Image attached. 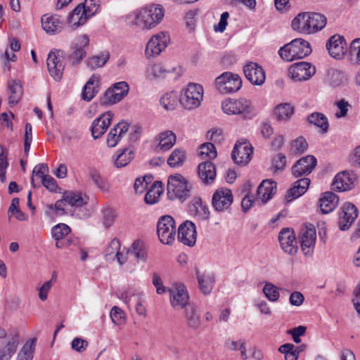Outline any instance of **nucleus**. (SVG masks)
<instances>
[{"label": "nucleus", "mask_w": 360, "mask_h": 360, "mask_svg": "<svg viewBox=\"0 0 360 360\" xmlns=\"http://www.w3.org/2000/svg\"><path fill=\"white\" fill-rule=\"evenodd\" d=\"M339 198L333 192H325L319 199V207L323 214L332 212L338 205Z\"/></svg>", "instance_id": "obj_31"}, {"label": "nucleus", "mask_w": 360, "mask_h": 360, "mask_svg": "<svg viewBox=\"0 0 360 360\" xmlns=\"http://www.w3.org/2000/svg\"><path fill=\"white\" fill-rule=\"evenodd\" d=\"M169 72L161 63L153 64L147 70V77L150 79H160L166 77Z\"/></svg>", "instance_id": "obj_47"}, {"label": "nucleus", "mask_w": 360, "mask_h": 360, "mask_svg": "<svg viewBox=\"0 0 360 360\" xmlns=\"http://www.w3.org/2000/svg\"><path fill=\"white\" fill-rule=\"evenodd\" d=\"M157 233L160 242L165 245H171L175 240L176 224L172 217L162 216L157 224Z\"/></svg>", "instance_id": "obj_5"}, {"label": "nucleus", "mask_w": 360, "mask_h": 360, "mask_svg": "<svg viewBox=\"0 0 360 360\" xmlns=\"http://www.w3.org/2000/svg\"><path fill=\"white\" fill-rule=\"evenodd\" d=\"M193 205L195 208V212L200 215L204 219H208L210 216V210L207 205L202 203V200L200 198H197L194 200Z\"/></svg>", "instance_id": "obj_60"}, {"label": "nucleus", "mask_w": 360, "mask_h": 360, "mask_svg": "<svg viewBox=\"0 0 360 360\" xmlns=\"http://www.w3.org/2000/svg\"><path fill=\"white\" fill-rule=\"evenodd\" d=\"M184 309L188 326L193 329H197L200 325V319L195 307L191 304Z\"/></svg>", "instance_id": "obj_40"}, {"label": "nucleus", "mask_w": 360, "mask_h": 360, "mask_svg": "<svg viewBox=\"0 0 360 360\" xmlns=\"http://www.w3.org/2000/svg\"><path fill=\"white\" fill-rule=\"evenodd\" d=\"M223 112L229 115H243L246 117L252 110V102L245 98H226L221 103Z\"/></svg>", "instance_id": "obj_6"}, {"label": "nucleus", "mask_w": 360, "mask_h": 360, "mask_svg": "<svg viewBox=\"0 0 360 360\" xmlns=\"http://www.w3.org/2000/svg\"><path fill=\"white\" fill-rule=\"evenodd\" d=\"M293 113V108L289 103H281L274 110L276 118L279 120H288Z\"/></svg>", "instance_id": "obj_43"}, {"label": "nucleus", "mask_w": 360, "mask_h": 360, "mask_svg": "<svg viewBox=\"0 0 360 360\" xmlns=\"http://www.w3.org/2000/svg\"><path fill=\"white\" fill-rule=\"evenodd\" d=\"M280 245L283 251L289 255H294L297 252V245L295 236L292 229H283L278 236Z\"/></svg>", "instance_id": "obj_22"}, {"label": "nucleus", "mask_w": 360, "mask_h": 360, "mask_svg": "<svg viewBox=\"0 0 360 360\" xmlns=\"http://www.w3.org/2000/svg\"><path fill=\"white\" fill-rule=\"evenodd\" d=\"M186 159V150L182 148H176L169 155L167 164L171 167H179L183 165Z\"/></svg>", "instance_id": "obj_39"}, {"label": "nucleus", "mask_w": 360, "mask_h": 360, "mask_svg": "<svg viewBox=\"0 0 360 360\" xmlns=\"http://www.w3.org/2000/svg\"><path fill=\"white\" fill-rule=\"evenodd\" d=\"M169 41V36L163 32L153 35L146 44V56L148 58L158 56L165 49Z\"/></svg>", "instance_id": "obj_13"}, {"label": "nucleus", "mask_w": 360, "mask_h": 360, "mask_svg": "<svg viewBox=\"0 0 360 360\" xmlns=\"http://www.w3.org/2000/svg\"><path fill=\"white\" fill-rule=\"evenodd\" d=\"M20 343L18 333H9L0 347V360H10L15 353Z\"/></svg>", "instance_id": "obj_23"}, {"label": "nucleus", "mask_w": 360, "mask_h": 360, "mask_svg": "<svg viewBox=\"0 0 360 360\" xmlns=\"http://www.w3.org/2000/svg\"><path fill=\"white\" fill-rule=\"evenodd\" d=\"M43 30L48 34H54L61 31L63 24L58 16L44 15L41 18Z\"/></svg>", "instance_id": "obj_32"}, {"label": "nucleus", "mask_w": 360, "mask_h": 360, "mask_svg": "<svg viewBox=\"0 0 360 360\" xmlns=\"http://www.w3.org/2000/svg\"><path fill=\"white\" fill-rule=\"evenodd\" d=\"M197 278L200 290L205 295L209 294L214 282V277L210 275L200 274L197 273Z\"/></svg>", "instance_id": "obj_48"}, {"label": "nucleus", "mask_w": 360, "mask_h": 360, "mask_svg": "<svg viewBox=\"0 0 360 360\" xmlns=\"http://www.w3.org/2000/svg\"><path fill=\"white\" fill-rule=\"evenodd\" d=\"M286 160L285 155L278 153L272 160V168L275 172L282 170L285 166Z\"/></svg>", "instance_id": "obj_64"}, {"label": "nucleus", "mask_w": 360, "mask_h": 360, "mask_svg": "<svg viewBox=\"0 0 360 360\" xmlns=\"http://www.w3.org/2000/svg\"><path fill=\"white\" fill-rule=\"evenodd\" d=\"M311 48L308 41L301 38L292 40L278 50V55L285 61L290 62L309 56Z\"/></svg>", "instance_id": "obj_2"}, {"label": "nucleus", "mask_w": 360, "mask_h": 360, "mask_svg": "<svg viewBox=\"0 0 360 360\" xmlns=\"http://www.w3.org/2000/svg\"><path fill=\"white\" fill-rule=\"evenodd\" d=\"M252 153L253 148L249 143L238 142L231 153V158L235 163L245 165L250 161Z\"/></svg>", "instance_id": "obj_16"}, {"label": "nucleus", "mask_w": 360, "mask_h": 360, "mask_svg": "<svg viewBox=\"0 0 360 360\" xmlns=\"http://www.w3.org/2000/svg\"><path fill=\"white\" fill-rule=\"evenodd\" d=\"M112 321L116 325H121L124 323V312L117 307H113L110 311Z\"/></svg>", "instance_id": "obj_61"}, {"label": "nucleus", "mask_w": 360, "mask_h": 360, "mask_svg": "<svg viewBox=\"0 0 360 360\" xmlns=\"http://www.w3.org/2000/svg\"><path fill=\"white\" fill-rule=\"evenodd\" d=\"M356 175L347 171L338 174L332 184L333 188L338 191H349L354 186Z\"/></svg>", "instance_id": "obj_26"}, {"label": "nucleus", "mask_w": 360, "mask_h": 360, "mask_svg": "<svg viewBox=\"0 0 360 360\" xmlns=\"http://www.w3.org/2000/svg\"><path fill=\"white\" fill-rule=\"evenodd\" d=\"M89 39L86 34H82L71 46V52L68 56V60L72 65L79 64L85 57V48L89 46Z\"/></svg>", "instance_id": "obj_15"}, {"label": "nucleus", "mask_w": 360, "mask_h": 360, "mask_svg": "<svg viewBox=\"0 0 360 360\" xmlns=\"http://www.w3.org/2000/svg\"><path fill=\"white\" fill-rule=\"evenodd\" d=\"M129 86L127 82H117L105 91L101 103L103 105L115 104L122 100L127 96Z\"/></svg>", "instance_id": "obj_11"}, {"label": "nucleus", "mask_w": 360, "mask_h": 360, "mask_svg": "<svg viewBox=\"0 0 360 360\" xmlns=\"http://www.w3.org/2000/svg\"><path fill=\"white\" fill-rule=\"evenodd\" d=\"M167 195L169 199L184 201L191 195V187L181 174L171 175L167 181Z\"/></svg>", "instance_id": "obj_3"}, {"label": "nucleus", "mask_w": 360, "mask_h": 360, "mask_svg": "<svg viewBox=\"0 0 360 360\" xmlns=\"http://www.w3.org/2000/svg\"><path fill=\"white\" fill-rule=\"evenodd\" d=\"M316 72V68L309 63L300 62L288 68V76L294 82L309 79Z\"/></svg>", "instance_id": "obj_10"}, {"label": "nucleus", "mask_w": 360, "mask_h": 360, "mask_svg": "<svg viewBox=\"0 0 360 360\" xmlns=\"http://www.w3.org/2000/svg\"><path fill=\"white\" fill-rule=\"evenodd\" d=\"M316 162L314 156L307 155L297 161L292 168V173L295 177L309 174L315 168Z\"/></svg>", "instance_id": "obj_25"}, {"label": "nucleus", "mask_w": 360, "mask_h": 360, "mask_svg": "<svg viewBox=\"0 0 360 360\" xmlns=\"http://www.w3.org/2000/svg\"><path fill=\"white\" fill-rule=\"evenodd\" d=\"M8 104L11 107L15 105L22 96V86L15 80L8 82Z\"/></svg>", "instance_id": "obj_36"}, {"label": "nucleus", "mask_w": 360, "mask_h": 360, "mask_svg": "<svg viewBox=\"0 0 360 360\" xmlns=\"http://www.w3.org/2000/svg\"><path fill=\"white\" fill-rule=\"evenodd\" d=\"M163 8L160 5L142 8L127 16L129 24L141 29L150 30L157 26L164 17Z\"/></svg>", "instance_id": "obj_1"}, {"label": "nucleus", "mask_w": 360, "mask_h": 360, "mask_svg": "<svg viewBox=\"0 0 360 360\" xmlns=\"http://www.w3.org/2000/svg\"><path fill=\"white\" fill-rule=\"evenodd\" d=\"M36 341L30 339L26 342L18 354L17 360H32Z\"/></svg>", "instance_id": "obj_41"}, {"label": "nucleus", "mask_w": 360, "mask_h": 360, "mask_svg": "<svg viewBox=\"0 0 360 360\" xmlns=\"http://www.w3.org/2000/svg\"><path fill=\"white\" fill-rule=\"evenodd\" d=\"M32 141V127L30 123L25 124V133L24 140L25 153L27 155Z\"/></svg>", "instance_id": "obj_62"}, {"label": "nucleus", "mask_w": 360, "mask_h": 360, "mask_svg": "<svg viewBox=\"0 0 360 360\" xmlns=\"http://www.w3.org/2000/svg\"><path fill=\"white\" fill-rule=\"evenodd\" d=\"M117 155L114 159V165L117 168H122L128 165L134 158V150L131 148H125L117 152Z\"/></svg>", "instance_id": "obj_35"}, {"label": "nucleus", "mask_w": 360, "mask_h": 360, "mask_svg": "<svg viewBox=\"0 0 360 360\" xmlns=\"http://www.w3.org/2000/svg\"><path fill=\"white\" fill-rule=\"evenodd\" d=\"M316 240V229L312 224H307L301 229V249L305 255H311L315 247Z\"/></svg>", "instance_id": "obj_14"}, {"label": "nucleus", "mask_w": 360, "mask_h": 360, "mask_svg": "<svg viewBox=\"0 0 360 360\" xmlns=\"http://www.w3.org/2000/svg\"><path fill=\"white\" fill-rule=\"evenodd\" d=\"M203 89L198 84H189L180 98V103L187 109L198 107L202 101Z\"/></svg>", "instance_id": "obj_7"}, {"label": "nucleus", "mask_w": 360, "mask_h": 360, "mask_svg": "<svg viewBox=\"0 0 360 360\" xmlns=\"http://www.w3.org/2000/svg\"><path fill=\"white\" fill-rule=\"evenodd\" d=\"M176 140V136L172 131H163L156 139L158 141V148L160 150H168L174 145Z\"/></svg>", "instance_id": "obj_37"}, {"label": "nucleus", "mask_w": 360, "mask_h": 360, "mask_svg": "<svg viewBox=\"0 0 360 360\" xmlns=\"http://www.w3.org/2000/svg\"><path fill=\"white\" fill-rule=\"evenodd\" d=\"M169 291L170 304L174 309H184L191 305L188 291L184 285L176 284Z\"/></svg>", "instance_id": "obj_12"}, {"label": "nucleus", "mask_w": 360, "mask_h": 360, "mask_svg": "<svg viewBox=\"0 0 360 360\" xmlns=\"http://www.w3.org/2000/svg\"><path fill=\"white\" fill-rule=\"evenodd\" d=\"M349 57L352 63L360 64V38L353 40L351 43Z\"/></svg>", "instance_id": "obj_54"}, {"label": "nucleus", "mask_w": 360, "mask_h": 360, "mask_svg": "<svg viewBox=\"0 0 360 360\" xmlns=\"http://www.w3.org/2000/svg\"><path fill=\"white\" fill-rule=\"evenodd\" d=\"M8 213L15 214V218L20 221H25L27 219V215L19 208V199L18 198H15L11 200Z\"/></svg>", "instance_id": "obj_58"}, {"label": "nucleus", "mask_w": 360, "mask_h": 360, "mask_svg": "<svg viewBox=\"0 0 360 360\" xmlns=\"http://www.w3.org/2000/svg\"><path fill=\"white\" fill-rule=\"evenodd\" d=\"M100 76L94 74L83 87L82 97L86 101L92 100L99 91Z\"/></svg>", "instance_id": "obj_28"}, {"label": "nucleus", "mask_w": 360, "mask_h": 360, "mask_svg": "<svg viewBox=\"0 0 360 360\" xmlns=\"http://www.w3.org/2000/svg\"><path fill=\"white\" fill-rule=\"evenodd\" d=\"M309 123L321 128L323 133L327 132L328 129V122L327 117L321 112L311 113L308 117Z\"/></svg>", "instance_id": "obj_45"}, {"label": "nucleus", "mask_w": 360, "mask_h": 360, "mask_svg": "<svg viewBox=\"0 0 360 360\" xmlns=\"http://www.w3.org/2000/svg\"><path fill=\"white\" fill-rule=\"evenodd\" d=\"M63 196L64 200H66L71 207H81L87 202L79 193L65 192Z\"/></svg>", "instance_id": "obj_42"}, {"label": "nucleus", "mask_w": 360, "mask_h": 360, "mask_svg": "<svg viewBox=\"0 0 360 360\" xmlns=\"http://www.w3.org/2000/svg\"><path fill=\"white\" fill-rule=\"evenodd\" d=\"M160 105L167 110H172L177 105V96L173 93H167L160 98Z\"/></svg>", "instance_id": "obj_55"}, {"label": "nucleus", "mask_w": 360, "mask_h": 360, "mask_svg": "<svg viewBox=\"0 0 360 360\" xmlns=\"http://www.w3.org/2000/svg\"><path fill=\"white\" fill-rule=\"evenodd\" d=\"M215 86L221 94H232L241 88L242 79L237 74L225 72L216 78Z\"/></svg>", "instance_id": "obj_4"}, {"label": "nucleus", "mask_w": 360, "mask_h": 360, "mask_svg": "<svg viewBox=\"0 0 360 360\" xmlns=\"http://www.w3.org/2000/svg\"><path fill=\"white\" fill-rule=\"evenodd\" d=\"M127 254L134 257L137 261L146 262L147 254L141 241H134L131 248L128 250Z\"/></svg>", "instance_id": "obj_44"}, {"label": "nucleus", "mask_w": 360, "mask_h": 360, "mask_svg": "<svg viewBox=\"0 0 360 360\" xmlns=\"http://www.w3.org/2000/svg\"><path fill=\"white\" fill-rule=\"evenodd\" d=\"M225 347L231 351H236L239 349L240 351V356L243 359L245 360L248 359L246 354L245 342L244 340H240L238 341H234L231 338H228L225 341Z\"/></svg>", "instance_id": "obj_51"}, {"label": "nucleus", "mask_w": 360, "mask_h": 360, "mask_svg": "<svg viewBox=\"0 0 360 360\" xmlns=\"http://www.w3.org/2000/svg\"><path fill=\"white\" fill-rule=\"evenodd\" d=\"M233 201V196L230 189L219 188L212 195V205L218 212H229Z\"/></svg>", "instance_id": "obj_8"}, {"label": "nucleus", "mask_w": 360, "mask_h": 360, "mask_svg": "<svg viewBox=\"0 0 360 360\" xmlns=\"http://www.w3.org/2000/svg\"><path fill=\"white\" fill-rule=\"evenodd\" d=\"M46 63L50 75L56 81L60 80L65 68L63 51L60 50L51 51L48 55Z\"/></svg>", "instance_id": "obj_9"}, {"label": "nucleus", "mask_w": 360, "mask_h": 360, "mask_svg": "<svg viewBox=\"0 0 360 360\" xmlns=\"http://www.w3.org/2000/svg\"><path fill=\"white\" fill-rule=\"evenodd\" d=\"M113 117L111 111L105 112L92 122L91 126V135L94 139H100L106 131Z\"/></svg>", "instance_id": "obj_19"}, {"label": "nucleus", "mask_w": 360, "mask_h": 360, "mask_svg": "<svg viewBox=\"0 0 360 360\" xmlns=\"http://www.w3.org/2000/svg\"><path fill=\"white\" fill-rule=\"evenodd\" d=\"M70 228L65 224H59L52 228V237L56 240H60L70 232Z\"/></svg>", "instance_id": "obj_56"}, {"label": "nucleus", "mask_w": 360, "mask_h": 360, "mask_svg": "<svg viewBox=\"0 0 360 360\" xmlns=\"http://www.w3.org/2000/svg\"><path fill=\"white\" fill-rule=\"evenodd\" d=\"M129 129V124L125 122H120L110 129L108 138L107 144L109 147L117 146L122 135L126 134Z\"/></svg>", "instance_id": "obj_29"}, {"label": "nucleus", "mask_w": 360, "mask_h": 360, "mask_svg": "<svg viewBox=\"0 0 360 360\" xmlns=\"http://www.w3.org/2000/svg\"><path fill=\"white\" fill-rule=\"evenodd\" d=\"M276 183L269 179L264 180L257 188V195L263 203L266 202L276 193Z\"/></svg>", "instance_id": "obj_34"}, {"label": "nucleus", "mask_w": 360, "mask_h": 360, "mask_svg": "<svg viewBox=\"0 0 360 360\" xmlns=\"http://www.w3.org/2000/svg\"><path fill=\"white\" fill-rule=\"evenodd\" d=\"M308 13V22L309 34L316 33L325 27L327 18L323 14L319 13L307 12Z\"/></svg>", "instance_id": "obj_33"}, {"label": "nucleus", "mask_w": 360, "mask_h": 360, "mask_svg": "<svg viewBox=\"0 0 360 360\" xmlns=\"http://www.w3.org/2000/svg\"><path fill=\"white\" fill-rule=\"evenodd\" d=\"M198 172L200 179L205 184H210L216 176V167L210 161H205L199 164Z\"/></svg>", "instance_id": "obj_27"}, {"label": "nucleus", "mask_w": 360, "mask_h": 360, "mask_svg": "<svg viewBox=\"0 0 360 360\" xmlns=\"http://www.w3.org/2000/svg\"><path fill=\"white\" fill-rule=\"evenodd\" d=\"M292 29L302 34H309V26L308 22V13H299L291 22Z\"/></svg>", "instance_id": "obj_38"}, {"label": "nucleus", "mask_w": 360, "mask_h": 360, "mask_svg": "<svg viewBox=\"0 0 360 360\" xmlns=\"http://www.w3.org/2000/svg\"><path fill=\"white\" fill-rule=\"evenodd\" d=\"M310 184V179L302 178L294 183L293 186L290 188L286 195V200L290 202L302 195L307 191Z\"/></svg>", "instance_id": "obj_30"}, {"label": "nucleus", "mask_w": 360, "mask_h": 360, "mask_svg": "<svg viewBox=\"0 0 360 360\" xmlns=\"http://www.w3.org/2000/svg\"><path fill=\"white\" fill-rule=\"evenodd\" d=\"M199 155L202 159H214L217 155L215 146L211 143L202 144L199 148Z\"/></svg>", "instance_id": "obj_52"}, {"label": "nucleus", "mask_w": 360, "mask_h": 360, "mask_svg": "<svg viewBox=\"0 0 360 360\" xmlns=\"http://www.w3.org/2000/svg\"><path fill=\"white\" fill-rule=\"evenodd\" d=\"M94 15L93 9L90 6H84L83 4H79L69 15L68 22L73 27H77L83 25L89 18Z\"/></svg>", "instance_id": "obj_21"}, {"label": "nucleus", "mask_w": 360, "mask_h": 360, "mask_svg": "<svg viewBox=\"0 0 360 360\" xmlns=\"http://www.w3.org/2000/svg\"><path fill=\"white\" fill-rule=\"evenodd\" d=\"M90 178L92 181L103 191L108 190L107 183L101 178V175L96 171L91 172L89 174Z\"/></svg>", "instance_id": "obj_63"}, {"label": "nucleus", "mask_w": 360, "mask_h": 360, "mask_svg": "<svg viewBox=\"0 0 360 360\" xmlns=\"http://www.w3.org/2000/svg\"><path fill=\"white\" fill-rule=\"evenodd\" d=\"M110 58L108 52L94 56L86 60V65L91 70L103 67Z\"/></svg>", "instance_id": "obj_46"}, {"label": "nucleus", "mask_w": 360, "mask_h": 360, "mask_svg": "<svg viewBox=\"0 0 360 360\" xmlns=\"http://www.w3.org/2000/svg\"><path fill=\"white\" fill-rule=\"evenodd\" d=\"M162 192V187L158 181L155 182L151 188L147 191L145 195V202L147 204L152 205L157 202Z\"/></svg>", "instance_id": "obj_49"}, {"label": "nucleus", "mask_w": 360, "mask_h": 360, "mask_svg": "<svg viewBox=\"0 0 360 360\" xmlns=\"http://www.w3.org/2000/svg\"><path fill=\"white\" fill-rule=\"evenodd\" d=\"M308 147L306 140L302 137H298L291 143L290 150L293 153L301 154L304 153Z\"/></svg>", "instance_id": "obj_59"}, {"label": "nucleus", "mask_w": 360, "mask_h": 360, "mask_svg": "<svg viewBox=\"0 0 360 360\" xmlns=\"http://www.w3.org/2000/svg\"><path fill=\"white\" fill-rule=\"evenodd\" d=\"M102 214V224L105 229L112 226L117 218V212L112 207H105L101 210Z\"/></svg>", "instance_id": "obj_50"}, {"label": "nucleus", "mask_w": 360, "mask_h": 360, "mask_svg": "<svg viewBox=\"0 0 360 360\" xmlns=\"http://www.w3.org/2000/svg\"><path fill=\"white\" fill-rule=\"evenodd\" d=\"M178 240L183 244L192 247L196 242V228L191 221L182 223L178 229Z\"/></svg>", "instance_id": "obj_18"}, {"label": "nucleus", "mask_w": 360, "mask_h": 360, "mask_svg": "<svg viewBox=\"0 0 360 360\" xmlns=\"http://www.w3.org/2000/svg\"><path fill=\"white\" fill-rule=\"evenodd\" d=\"M358 216L357 208L352 203H345L339 213V228L342 231L349 229Z\"/></svg>", "instance_id": "obj_17"}, {"label": "nucleus", "mask_w": 360, "mask_h": 360, "mask_svg": "<svg viewBox=\"0 0 360 360\" xmlns=\"http://www.w3.org/2000/svg\"><path fill=\"white\" fill-rule=\"evenodd\" d=\"M243 72L247 79L253 85L261 86L265 82V72L262 66L256 63L250 62L246 64L243 68Z\"/></svg>", "instance_id": "obj_20"}, {"label": "nucleus", "mask_w": 360, "mask_h": 360, "mask_svg": "<svg viewBox=\"0 0 360 360\" xmlns=\"http://www.w3.org/2000/svg\"><path fill=\"white\" fill-rule=\"evenodd\" d=\"M120 250V242L119 239L115 238H113L108 246L106 248L105 250V257L108 260L111 259H114V257H115L117 253H119Z\"/></svg>", "instance_id": "obj_57"}, {"label": "nucleus", "mask_w": 360, "mask_h": 360, "mask_svg": "<svg viewBox=\"0 0 360 360\" xmlns=\"http://www.w3.org/2000/svg\"><path fill=\"white\" fill-rule=\"evenodd\" d=\"M328 53L334 58L340 59L346 53V42L343 37L335 34L326 44Z\"/></svg>", "instance_id": "obj_24"}, {"label": "nucleus", "mask_w": 360, "mask_h": 360, "mask_svg": "<svg viewBox=\"0 0 360 360\" xmlns=\"http://www.w3.org/2000/svg\"><path fill=\"white\" fill-rule=\"evenodd\" d=\"M265 297L271 302H277L279 299V288L271 283H266L263 288Z\"/></svg>", "instance_id": "obj_53"}]
</instances>
